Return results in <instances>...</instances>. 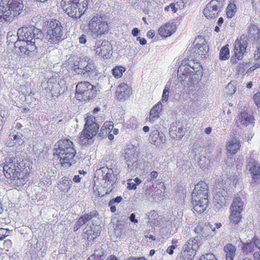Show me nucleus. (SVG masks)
<instances>
[{
  "label": "nucleus",
  "instance_id": "nucleus-57",
  "mask_svg": "<svg viewBox=\"0 0 260 260\" xmlns=\"http://www.w3.org/2000/svg\"><path fill=\"white\" fill-rule=\"evenodd\" d=\"M253 239L255 243L256 248L260 250V238H258L257 237L254 236L253 237Z\"/></svg>",
  "mask_w": 260,
  "mask_h": 260
},
{
  "label": "nucleus",
  "instance_id": "nucleus-50",
  "mask_svg": "<svg viewBox=\"0 0 260 260\" xmlns=\"http://www.w3.org/2000/svg\"><path fill=\"white\" fill-rule=\"evenodd\" d=\"M253 100L255 105L260 108V92H258L253 95Z\"/></svg>",
  "mask_w": 260,
  "mask_h": 260
},
{
  "label": "nucleus",
  "instance_id": "nucleus-43",
  "mask_svg": "<svg viewBox=\"0 0 260 260\" xmlns=\"http://www.w3.org/2000/svg\"><path fill=\"white\" fill-rule=\"evenodd\" d=\"M158 215L156 211L154 210L151 211L148 216V222L155 225L157 224L158 222Z\"/></svg>",
  "mask_w": 260,
  "mask_h": 260
},
{
  "label": "nucleus",
  "instance_id": "nucleus-19",
  "mask_svg": "<svg viewBox=\"0 0 260 260\" xmlns=\"http://www.w3.org/2000/svg\"><path fill=\"white\" fill-rule=\"evenodd\" d=\"M8 2L7 0L0 1V22L2 23L13 21L12 13L7 6Z\"/></svg>",
  "mask_w": 260,
  "mask_h": 260
},
{
  "label": "nucleus",
  "instance_id": "nucleus-38",
  "mask_svg": "<svg viewBox=\"0 0 260 260\" xmlns=\"http://www.w3.org/2000/svg\"><path fill=\"white\" fill-rule=\"evenodd\" d=\"M249 34L254 40L259 38L260 30L258 27L255 25H250L249 28Z\"/></svg>",
  "mask_w": 260,
  "mask_h": 260
},
{
  "label": "nucleus",
  "instance_id": "nucleus-33",
  "mask_svg": "<svg viewBox=\"0 0 260 260\" xmlns=\"http://www.w3.org/2000/svg\"><path fill=\"white\" fill-rule=\"evenodd\" d=\"M244 203L242 199L239 197H235L233 203L231 205L232 210H234L237 211H241L243 210Z\"/></svg>",
  "mask_w": 260,
  "mask_h": 260
},
{
  "label": "nucleus",
  "instance_id": "nucleus-41",
  "mask_svg": "<svg viewBox=\"0 0 260 260\" xmlns=\"http://www.w3.org/2000/svg\"><path fill=\"white\" fill-rule=\"evenodd\" d=\"M125 71L124 67L122 66H117L112 70L113 75L115 78H120L122 75L123 73Z\"/></svg>",
  "mask_w": 260,
  "mask_h": 260
},
{
  "label": "nucleus",
  "instance_id": "nucleus-37",
  "mask_svg": "<svg viewBox=\"0 0 260 260\" xmlns=\"http://www.w3.org/2000/svg\"><path fill=\"white\" fill-rule=\"evenodd\" d=\"M113 128V125L108 122H105L101 128L99 136L101 137H104L110 132Z\"/></svg>",
  "mask_w": 260,
  "mask_h": 260
},
{
  "label": "nucleus",
  "instance_id": "nucleus-18",
  "mask_svg": "<svg viewBox=\"0 0 260 260\" xmlns=\"http://www.w3.org/2000/svg\"><path fill=\"white\" fill-rule=\"evenodd\" d=\"M7 6L12 13L13 20L15 17L19 16L23 12V4L22 0H7Z\"/></svg>",
  "mask_w": 260,
  "mask_h": 260
},
{
  "label": "nucleus",
  "instance_id": "nucleus-59",
  "mask_svg": "<svg viewBox=\"0 0 260 260\" xmlns=\"http://www.w3.org/2000/svg\"><path fill=\"white\" fill-rule=\"evenodd\" d=\"M79 42L82 44H85L86 42V36L82 35L79 38Z\"/></svg>",
  "mask_w": 260,
  "mask_h": 260
},
{
  "label": "nucleus",
  "instance_id": "nucleus-47",
  "mask_svg": "<svg viewBox=\"0 0 260 260\" xmlns=\"http://www.w3.org/2000/svg\"><path fill=\"white\" fill-rule=\"evenodd\" d=\"M225 90L228 94L232 95L236 92V88L233 84L230 83L226 87Z\"/></svg>",
  "mask_w": 260,
  "mask_h": 260
},
{
  "label": "nucleus",
  "instance_id": "nucleus-46",
  "mask_svg": "<svg viewBox=\"0 0 260 260\" xmlns=\"http://www.w3.org/2000/svg\"><path fill=\"white\" fill-rule=\"evenodd\" d=\"M209 160L206 159L205 157H201L199 161V165L203 169L205 170L208 168Z\"/></svg>",
  "mask_w": 260,
  "mask_h": 260
},
{
  "label": "nucleus",
  "instance_id": "nucleus-26",
  "mask_svg": "<svg viewBox=\"0 0 260 260\" xmlns=\"http://www.w3.org/2000/svg\"><path fill=\"white\" fill-rule=\"evenodd\" d=\"M73 181L68 177H63L58 183V189L62 192H68L72 185Z\"/></svg>",
  "mask_w": 260,
  "mask_h": 260
},
{
  "label": "nucleus",
  "instance_id": "nucleus-21",
  "mask_svg": "<svg viewBox=\"0 0 260 260\" xmlns=\"http://www.w3.org/2000/svg\"><path fill=\"white\" fill-rule=\"evenodd\" d=\"M149 141L151 144L159 146L166 142V138L163 133L154 130L150 134Z\"/></svg>",
  "mask_w": 260,
  "mask_h": 260
},
{
  "label": "nucleus",
  "instance_id": "nucleus-32",
  "mask_svg": "<svg viewBox=\"0 0 260 260\" xmlns=\"http://www.w3.org/2000/svg\"><path fill=\"white\" fill-rule=\"evenodd\" d=\"M59 87L58 82L55 78H50L47 82V88L51 91L52 93H56Z\"/></svg>",
  "mask_w": 260,
  "mask_h": 260
},
{
  "label": "nucleus",
  "instance_id": "nucleus-8",
  "mask_svg": "<svg viewBox=\"0 0 260 260\" xmlns=\"http://www.w3.org/2000/svg\"><path fill=\"white\" fill-rule=\"evenodd\" d=\"M18 40L25 41L26 40L34 42L35 44H41L43 41L44 34L40 29L33 25L23 26L17 30ZM29 43H30L29 42Z\"/></svg>",
  "mask_w": 260,
  "mask_h": 260
},
{
  "label": "nucleus",
  "instance_id": "nucleus-34",
  "mask_svg": "<svg viewBox=\"0 0 260 260\" xmlns=\"http://www.w3.org/2000/svg\"><path fill=\"white\" fill-rule=\"evenodd\" d=\"M256 248L253 238L252 239L251 241L244 243L242 246V250L243 252H245L247 254L248 253H251L252 252H254L255 251H256Z\"/></svg>",
  "mask_w": 260,
  "mask_h": 260
},
{
  "label": "nucleus",
  "instance_id": "nucleus-31",
  "mask_svg": "<svg viewBox=\"0 0 260 260\" xmlns=\"http://www.w3.org/2000/svg\"><path fill=\"white\" fill-rule=\"evenodd\" d=\"M23 140H21V137L18 134L10 135L9 136V140L6 142L7 146L8 147H12L18 144L20 145L23 143Z\"/></svg>",
  "mask_w": 260,
  "mask_h": 260
},
{
  "label": "nucleus",
  "instance_id": "nucleus-62",
  "mask_svg": "<svg viewBox=\"0 0 260 260\" xmlns=\"http://www.w3.org/2000/svg\"><path fill=\"white\" fill-rule=\"evenodd\" d=\"M137 40L138 41L140 44L142 45H144L146 44L147 41L145 38H141L140 37H138L137 38Z\"/></svg>",
  "mask_w": 260,
  "mask_h": 260
},
{
  "label": "nucleus",
  "instance_id": "nucleus-55",
  "mask_svg": "<svg viewBox=\"0 0 260 260\" xmlns=\"http://www.w3.org/2000/svg\"><path fill=\"white\" fill-rule=\"evenodd\" d=\"M136 185L135 184V183L133 181V179H128V182H127V188L129 190L131 189H136L137 188Z\"/></svg>",
  "mask_w": 260,
  "mask_h": 260
},
{
  "label": "nucleus",
  "instance_id": "nucleus-42",
  "mask_svg": "<svg viewBox=\"0 0 260 260\" xmlns=\"http://www.w3.org/2000/svg\"><path fill=\"white\" fill-rule=\"evenodd\" d=\"M85 235H87L86 238L88 241H90L93 240L100 233L98 232H94L92 229L86 230L84 232Z\"/></svg>",
  "mask_w": 260,
  "mask_h": 260
},
{
  "label": "nucleus",
  "instance_id": "nucleus-52",
  "mask_svg": "<svg viewBox=\"0 0 260 260\" xmlns=\"http://www.w3.org/2000/svg\"><path fill=\"white\" fill-rule=\"evenodd\" d=\"M122 200V198L121 196H117L116 198L111 200L109 202V205H113L114 204H118Z\"/></svg>",
  "mask_w": 260,
  "mask_h": 260
},
{
  "label": "nucleus",
  "instance_id": "nucleus-7",
  "mask_svg": "<svg viewBox=\"0 0 260 260\" xmlns=\"http://www.w3.org/2000/svg\"><path fill=\"white\" fill-rule=\"evenodd\" d=\"M88 33L92 39H95L104 35L108 30V25L105 16L96 14L93 16L88 22Z\"/></svg>",
  "mask_w": 260,
  "mask_h": 260
},
{
  "label": "nucleus",
  "instance_id": "nucleus-24",
  "mask_svg": "<svg viewBox=\"0 0 260 260\" xmlns=\"http://www.w3.org/2000/svg\"><path fill=\"white\" fill-rule=\"evenodd\" d=\"M237 122L238 125L241 124L245 126L248 125L252 126H253V117L246 112H242L239 116Z\"/></svg>",
  "mask_w": 260,
  "mask_h": 260
},
{
  "label": "nucleus",
  "instance_id": "nucleus-35",
  "mask_svg": "<svg viewBox=\"0 0 260 260\" xmlns=\"http://www.w3.org/2000/svg\"><path fill=\"white\" fill-rule=\"evenodd\" d=\"M207 46L205 44H196L194 46V52L201 56V58L206 57L207 53Z\"/></svg>",
  "mask_w": 260,
  "mask_h": 260
},
{
  "label": "nucleus",
  "instance_id": "nucleus-6",
  "mask_svg": "<svg viewBox=\"0 0 260 260\" xmlns=\"http://www.w3.org/2000/svg\"><path fill=\"white\" fill-rule=\"evenodd\" d=\"M64 39L63 27L61 23L56 19L48 21L47 33L44 35L43 41L50 44H57Z\"/></svg>",
  "mask_w": 260,
  "mask_h": 260
},
{
  "label": "nucleus",
  "instance_id": "nucleus-29",
  "mask_svg": "<svg viewBox=\"0 0 260 260\" xmlns=\"http://www.w3.org/2000/svg\"><path fill=\"white\" fill-rule=\"evenodd\" d=\"M223 250L225 253V259L233 260L236 252L235 246L232 244H228L224 246Z\"/></svg>",
  "mask_w": 260,
  "mask_h": 260
},
{
  "label": "nucleus",
  "instance_id": "nucleus-1",
  "mask_svg": "<svg viewBox=\"0 0 260 260\" xmlns=\"http://www.w3.org/2000/svg\"><path fill=\"white\" fill-rule=\"evenodd\" d=\"M54 156L59 159L61 167H70L75 164L74 157L76 154L73 142L69 139L59 140L54 145Z\"/></svg>",
  "mask_w": 260,
  "mask_h": 260
},
{
  "label": "nucleus",
  "instance_id": "nucleus-23",
  "mask_svg": "<svg viewBox=\"0 0 260 260\" xmlns=\"http://www.w3.org/2000/svg\"><path fill=\"white\" fill-rule=\"evenodd\" d=\"M169 135L173 139H180L185 135V131L181 126L178 127L176 123H173L170 127Z\"/></svg>",
  "mask_w": 260,
  "mask_h": 260
},
{
  "label": "nucleus",
  "instance_id": "nucleus-9",
  "mask_svg": "<svg viewBox=\"0 0 260 260\" xmlns=\"http://www.w3.org/2000/svg\"><path fill=\"white\" fill-rule=\"evenodd\" d=\"M80 3V0H62L61 6L64 12L70 17L78 18L86 11L87 1Z\"/></svg>",
  "mask_w": 260,
  "mask_h": 260
},
{
  "label": "nucleus",
  "instance_id": "nucleus-20",
  "mask_svg": "<svg viewBox=\"0 0 260 260\" xmlns=\"http://www.w3.org/2000/svg\"><path fill=\"white\" fill-rule=\"evenodd\" d=\"M132 94V88L124 83H120L116 91V96L119 100H125Z\"/></svg>",
  "mask_w": 260,
  "mask_h": 260
},
{
  "label": "nucleus",
  "instance_id": "nucleus-3",
  "mask_svg": "<svg viewBox=\"0 0 260 260\" xmlns=\"http://www.w3.org/2000/svg\"><path fill=\"white\" fill-rule=\"evenodd\" d=\"M192 203L194 211L204 212L208 207V189L206 183L201 181L196 184L192 192Z\"/></svg>",
  "mask_w": 260,
  "mask_h": 260
},
{
  "label": "nucleus",
  "instance_id": "nucleus-2",
  "mask_svg": "<svg viewBox=\"0 0 260 260\" xmlns=\"http://www.w3.org/2000/svg\"><path fill=\"white\" fill-rule=\"evenodd\" d=\"M196 66H198L197 70L194 67H191L190 65L186 66V64L180 66L178 69V75L181 81L189 82L188 84L189 85L188 87L190 90H196L201 86L199 83L202 76L201 67L198 63Z\"/></svg>",
  "mask_w": 260,
  "mask_h": 260
},
{
  "label": "nucleus",
  "instance_id": "nucleus-54",
  "mask_svg": "<svg viewBox=\"0 0 260 260\" xmlns=\"http://www.w3.org/2000/svg\"><path fill=\"white\" fill-rule=\"evenodd\" d=\"M203 229V226L202 225H198L194 228V231L198 235L194 238H197L198 236H201Z\"/></svg>",
  "mask_w": 260,
  "mask_h": 260
},
{
  "label": "nucleus",
  "instance_id": "nucleus-12",
  "mask_svg": "<svg viewBox=\"0 0 260 260\" xmlns=\"http://www.w3.org/2000/svg\"><path fill=\"white\" fill-rule=\"evenodd\" d=\"M72 68L76 73L83 75L84 76H90L96 70L94 62L90 59H81L79 61H76Z\"/></svg>",
  "mask_w": 260,
  "mask_h": 260
},
{
  "label": "nucleus",
  "instance_id": "nucleus-17",
  "mask_svg": "<svg viewBox=\"0 0 260 260\" xmlns=\"http://www.w3.org/2000/svg\"><path fill=\"white\" fill-rule=\"evenodd\" d=\"M220 10L219 3L217 1H212L204 9L203 13L207 18H214L217 17Z\"/></svg>",
  "mask_w": 260,
  "mask_h": 260
},
{
  "label": "nucleus",
  "instance_id": "nucleus-48",
  "mask_svg": "<svg viewBox=\"0 0 260 260\" xmlns=\"http://www.w3.org/2000/svg\"><path fill=\"white\" fill-rule=\"evenodd\" d=\"M199 260H217L214 255L212 253H207L205 255H202L199 258Z\"/></svg>",
  "mask_w": 260,
  "mask_h": 260
},
{
  "label": "nucleus",
  "instance_id": "nucleus-16",
  "mask_svg": "<svg viewBox=\"0 0 260 260\" xmlns=\"http://www.w3.org/2000/svg\"><path fill=\"white\" fill-rule=\"evenodd\" d=\"M246 169L250 172L253 182H257L260 178V164L253 158H249Z\"/></svg>",
  "mask_w": 260,
  "mask_h": 260
},
{
  "label": "nucleus",
  "instance_id": "nucleus-36",
  "mask_svg": "<svg viewBox=\"0 0 260 260\" xmlns=\"http://www.w3.org/2000/svg\"><path fill=\"white\" fill-rule=\"evenodd\" d=\"M114 173L112 165H109L108 172H106V175H104V180L110 183L114 182L115 180V175Z\"/></svg>",
  "mask_w": 260,
  "mask_h": 260
},
{
  "label": "nucleus",
  "instance_id": "nucleus-49",
  "mask_svg": "<svg viewBox=\"0 0 260 260\" xmlns=\"http://www.w3.org/2000/svg\"><path fill=\"white\" fill-rule=\"evenodd\" d=\"M95 216V215L94 213L90 212L89 213L84 214L81 216L83 218V221L85 222V223H86L87 221L91 220Z\"/></svg>",
  "mask_w": 260,
  "mask_h": 260
},
{
  "label": "nucleus",
  "instance_id": "nucleus-5",
  "mask_svg": "<svg viewBox=\"0 0 260 260\" xmlns=\"http://www.w3.org/2000/svg\"><path fill=\"white\" fill-rule=\"evenodd\" d=\"M16 157H11L6 159V164L3 167L4 173L7 178L15 181L17 184H24L25 179L21 177L20 169L21 158L19 160L17 156L19 153L15 154Z\"/></svg>",
  "mask_w": 260,
  "mask_h": 260
},
{
  "label": "nucleus",
  "instance_id": "nucleus-61",
  "mask_svg": "<svg viewBox=\"0 0 260 260\" xmlns=\"http://www.w3.org/2000/svg\"><path fill=\"white\" fill-rule=\"evenodd\" d=\"M254 260H260V251H255L253 254Z\"/></svg>",
  "mask_w": 260,
  "mask_h": 260
},
{
  "label": "nucleus",
  "instance_id": "nucleus-13",
  "mask_svg": "<svg viewBox=\"0 0 260 260\" xmlns=\"http://www.w3.org/2000/svg\"><path fill=\"white\" fill-rule=\"evenodd\" d=\"M200 243L199 236L197 238L189 239L183 247L180 253L181 258L182 260L192 259L199 249Z\"/></svg>",
  "mask_w": 260,
  "mask_h": 260
},
{
  "label": "nucleus",
  "instance_id": "nucleus-45",
  "mask_svg": "<svg viewBox=\"0 0 260 260\" xmlns=\"http://www.w3.org/2000/svg\"><path fill=\"white\" fill-rule=\"evenodd\" d=\"M170 91V86L167 84L163 90L162 95L161 97V101L163 102H167L168 100Z\"/></svg>",
  "mask_w": 260,
  "mask_h": 260
},
{
  "label": "nucleus",
  "instance_id": "nucleus-10",
  "mask_svg": "<svg viewBox=\"0 0 260 260\" xmlns=\"http://www.w3.org/2000/svg\"><path fill=\"white\" fill-rule=\"evenodd\" d=\"M98 89V86H94L88 82H81L76 86L75 96L79 101H88L96 96Z\"/></svg>",
  "mask_w": 260,
  "mask_h": 260
},
{
  "label": "nucleus",
  "instance_id": "nucleus-15",
  "mask_svg": "<svg viewBox=\"0 0 260 260\" xmlns=\"http://www.w3.org/2000/svg\"><path fill=\"white\" fill-rule=\"evenodd\" d=\"M30 40L25 41L17 40L14 44L15 48H18L21 55H29L30 52L35 51L40 44H35L34 42H30Z\"/></svg>",
  "mask_w": 260,
  "mask_h": 260
},
{
  "label": "nucleus",
  "instance_id": "nucleus-51",
  "mask_svg": "<svg viewBox=\"0 0 260 260\" xmlns=\"http://www.w3.org/2000/svg\"><path fill=\"white\" fill-rule=\"evenodd\" d=\"M182 222V218L181 217H177L175 218L174 220L172 221V224L174 226L175 228H178L181 224Z\"/></svg>",
  "mask_w": 260,
  "mask_h": 260
},
{
  "label": "nucleus",
  "instance_id": "nucleus-64",
  "mask_svg": "<svg viewBox=\"0 0 260 260\" xmlns=\"http://www.w3.org/2000/svg\"><path fill=\"white\" fill-rule=\"evenodd\" d=\"M136 215L134 213H132L129 216V220L134 223H137L138 220L135 219Z\"/></svg>",
  "mask_w": 260,
  "mask_h": 260
},
{
  "label": "nucleus",
  "instance_id": "nucleus-30",
  "mask_svg": "<svg viewBox=\"0 0 260 260\" xmlns=\"http://www.w3.org/2000/svg\"><path fill=\"white\" fill-rule=\"evenodd\" d=\"M210 231L213 232L215 231V228H213V226L211 224H208V225H205L203 226L202 234L201 236H199V240H200L199 245H201L202 242L204 241L207 237L210 236Z\"/></svg>",
  "mask_w": 260,
  "mask_h": 260
},
{
  "label": "nucleus",
  "instance_id": "nucleus-60",
  "mask_svg": "<svg viewBox=\"0 0 260 260\" xmlns=\"http://www.w3.org/2000/svg\"><path fill=\"white\" fill-rule=\"evenodd\" d=\"M176 246L174 245H171L169 246L167 249V252L170 255H172L173 253L174 249L175 248Z\"/></svg>",
  "mask_w": 260,
  "mask_h": 260
},
{
  "label": "nucleus",
  "instance_id": "nucleus-22",
  "mask_svg": "<svg viewBox=\"0 0 260 260\" xmlns=\"http://www.w3.org/2000/svg\"><path fill=\"white\" fill-rule=\"evenodd\" d=\"M111 51V46L108 42L103 43L100 47H97L96 53L104 58L110 57Z\"/></svg>",
  "mask_w": 260,
  "mask_h": 260
},
{
  "label": "nucleus",
  "instance_id": "nucleus-40",
  "mask_svg": "<svg viewBox=\"0 0 260 260\" xmlns=\"http://www.w3.org/2000/svg\"><path fill=\"white\" fill-rule=\"evenodd\" d=\"M219 59L222 60H225L230 57V51L228 45L224 46L220 49L219 55Z\"/></svg>",
  "mask_w": 260,
  "mask_h": 260
},
{
  "label": "nucleus",
  "instance_id": "nucleus-14",
  "mask_svg": "<svg viewBox=\"0 0 260 260\" xmlns=\"http://www.w3.org/2000/svg\"><path fill=\"white\" fill-rule=\"evenodd\" d=\"M247 47V42L245 40V36L242 35L240 38L237 39L234 44V54L231 58V62L233 64H235L238 60L243 58V56L246 52Z\"/></svg>",
  "mask_w": 260,
  "mask_h": 260
},
{
  "label": "nucleus",
  "instance_id": "nucleus-44",
  "mask_svg": "<svg viewBox=\"0 0 260 260\" xmlns=\"http://www.w3.org/2000/svg\"><path fill=\"white\" fill-rule=\"evenodd\" d=\"M236 11V6L233 3H230L226 8V15L228 18H232L234 16Z\"/></svg>",
  "mask_w": 260,
  "mask_h": 260
},
{
  "label": "nucleus",
  "instance_id": "nucleus-25",
  "mask_svg": "<svg viewBox=\"0 0 260 260\" xmlns=\"http://www.w3.org/2000/svg\"><path fill=\"white\" fill-rule=\"evenodd\" d=\"M175 30V25L173 23H167L165 25L161 26L158 29V34L163 37L171 36Z\"/></svg>",
  "mask_w": 260,
  "mask_h": 260
},
{
  "label": "nucleus",
  "instance_id": "nucleus-4",
  "mask_svg": "<svg viewBox=\"0 0 260 260\" xmlns=\"http://www.w3.org/2000/svg\"><path fill=\"white\" fill-rule=\"evenodd\" d=\"M85 119V124L78 139L79 144L83 146L89 145L93 143V138L96 135L99 129L94 116L87 114Z\"/></svg>",
  "mask_w": 260,
  "mask_h": 260
},
{
  "label": "nucleus",
  "instance_id": "nucleus-11",
  "mask_svg": "<svg viewBox=\"0 0 260 260\" xmlns=\"http://www.w3.org/2000/svg\"><path fill=\"white\" fill-rule=\"evenodd\" d=\"M124 157L129 172L138 173L141 170L142 162L138 158V153L134 147L125 149Z\"/></svg>",
  "mask_w": 260,
  "mask_h": 260
},
{
  "label": "nucleus",
  "instance_id": "nucleus-53",
  "mask_svg": "<svg viewBox=\"0 0 260 260\" xmlns=\"http://www.w3.org/2000/svg\"><path fill=\"white\" fill-rule=\"evenodd\" d=\"M8 235V231L4 228L0 229V240H3Z\"/></svg>",
  "mask_w": 260,
  "mask_h": 260
},
{
  "label": "nucleus",
  "instance_id": "nucleus-27",
  "mask_svg": "<svg viewBox=\"0 0 260 260\" xmlns=\"http://www.w3.org/2000/svg\"><path fill=\"white\" fill-rule=\"evenodd\" d=\"M240 147L239 140L233 138L230 139L227 144V150L231 154H235Z\"/></svg>",
  "mask_w": 260,
  "mask_h": 260
},
{
  "label": "nucleus",
  "instance_id": "nucleus-63",
  "mask_svg": "<svg viewBox=\"0 0 260 260\" xmlns=\"http://www.w3.org/2000/svg\"><path fill=\"white\" fill-rule=\"evenodd\" d=\"M81 179V178L80 177V176L79 175H76L74 176V177L73 178V181L74 182L79 183L80 182Z\"/></svg>",
  "mask_w": 260,
  "mask_h": 260
},
{
  "label": "nucleus",
  "instance_id": "nucleus-39",
  "mask_svg": "<svg viewBox=\"0 0 260 260\" xmlns=\"http://www.w3.org/2000/svg\"><path fill=\"white\" fill-rule=\"evenodd\" d=\"M241 212L231 210V214L230 216V219L234 223H238L241 218Z\"/></svg>",
  "mask_w": 260,
  "mask_h": 260
},
{
  "label": "nucleus",
  "instance_id": "nucleus-28",
  "mask_svg": "<svg viewBox=\"0 0 260 260\" xmlns=\"http://www.w3.org/2000/svg\"><path fill=\"white\" fill-rule=\"evenodd\" d=\"M162 107V104L160 102H159L153 107L150 112L149 120L150 121L154 122L159 117V114L161 111Z\"/></svg>",
  "mask_w": 260,
  "mask_h": 260
},
{
  "label": "nucleus",
  "instance_id": "nucleus-58",
  "mask_svg": "<svg viewBox=\"0 0 260 260\" xmlns=\"http://www.w3.org/2000/svg\"><path fill=\"white\" fill-rule=\"evenodd\" d=\"M109 168V165L107 164L106 167H103L101 169V170L102 173V176H103V178H104V175H106V172H108Z\"/></svg>",
  "mask_w": 260,
  "mask_h": 260
},
{
  "label": "nucleus",
  "instance_id": "nucleus-56",
  "mask_svg": "<svg viewBox=\"0 0 260 260\" xmlns=\"http://www.w3.org/2000/svg\"><path fill=\"white\" fill-rule=\"evenodd\" d=\"M247 63L246 62H242L238 64L237 70L239 73H243L244 71V67L246 66Z\"/></svg>",
  "mask_w": 260,
  "mask_h": 260
}]
</instances>
